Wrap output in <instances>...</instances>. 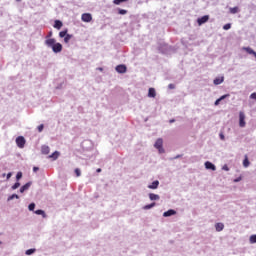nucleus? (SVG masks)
<instances>
[{
  "mask_svg": "<svg viewBox=\"0 0 256 256\" xmlns=\"http://www.w3.org/2000/svg\"><path fill=\"white\" fill-rule=\"evenodd\" d=\"M154 147L158 149L159 153H165V149H163V139L158 138L154 144Z\"/></svg>",
  "mask_w": 256,
  "mask_h": 256,
  "instance_id": "1",
  "label": "nucleus"
},
{
  "mask_svg": "<svg viewBox=\"0 0 256 256\" xmlns=\"http://www.w3.org/2000/svg\"><path fill=\"white\" fill-rule=\"evenodd\" d=\"M25 143H26L25 137L18 136L16 138V145H17V147H19V149H23V147H25Z\"/></svg>",
  "mask_w": 256,
  "mask_h": 256,
  "instance_id": "2",
  "label": "nucleus"
},
{
  "mask_svg": "<svg viewBox=\"0 0 256 256\" xmlns=\"http://www.w3.org/2000/svg\"><path fill=\"white\" fill-rule=\"evenodd\" d=\"M81 19L84 23H91V21H93V16L90 13H84L81 16Z\"/></svg>",
  "mask_w": 256,
  "mask_h": 256,
  "instance_id": "3",
  "label": "nucleus"
},
{
  "mask_svg": "<svg viewBox=\"0 0 256 256\" xmlns=\"http://www.w3.org/2000/svg\"><path fill=\"white\" fill-rule=\"evenodd\" d=\"M246 122H245V113L244 112H239V127H245Z\"/></svg>",
  "mask_w": 256,
  "mask_h": 256,
  "instance_id": "4",
  "label": "nucleus"
},
{
  "mask_svg": "<svg viewBox=\"0 0 256 256\" xmlns=\"http://www.w3.org/2000/svg\"><path fill=\"white\" fill-rule=\"evenodd\" d=\"M52 51L54 53H61V51H63V45H61V43H56L55 45H53Z\"/></svg>",
  "mask_w": 256,
  "mask_h": 256,
  "instance_id": "5",
  "label": "nucleus"
},
{
  "mask_svg": "<svg viewBox=\"0 0 256 256\" xmlns=\"http://www.w3.org/2000/svg\"><path fill=\"white\" fill-rule=\"evenodd\" d=\"M117 73H127V66L120 64L116 66Z\"/></svg>",
  "mask_w": 256,
  "mask_h": 256,
  "instance_id": "6",
  "label": "nucleus"
},
{
  "mask_svg": "<svg viewBox=\"0 0 256 256\" xmlns=\"http://www.w3.org/2000/svg\"><path fill=\"white\" fill-rule=\"evenodd\" d=\"M207 21H209V16L205 15V16H202L201 18H198L197 23L198 25H203L204 23H207Z\"/></svg>",
  "mask_w": 256,
  "mask_h": 256,
  "instance_id": "7",
  "label": "nucleus"
},
{
  "mask_svg": "<svg viewBox=\"0 0 256 256\" xmlns=\"http://www.w3.org/2000/svg\"><path fill=\"white\" fill-rule=\"evenodd\" d=\"M55 44V38H46L45 45H47V47H53Z\"/></svg>",
  "mask_w": 256,
  "mask_h": 256,
  "instance_id": "8",
  "label": "nucleus"
},
{
  "mask_svg": "<svg viewBox=\"0 0 256 256\" xmlns=\"http://www.w3.org/2000/svg\"><path fill=\"white\" fill-rule=\"evenodd\" d=\"M172 215H177V211L170 209L163 213V217H171Z\"/></svg>",
  "mask_w": 256,
  "mask_h": 256,
  "instance_id": "9",
  "label": "nucleus"
},
{
  "mask_svg": "<svg viewBox=\"0 0 256 256\" xmlns=\"http://www.w3.org/2000/svg\"><path fill=\"white\" fill-rule=\"evenodd\" d=\"M148 97H152V98L157 97V92L155 91V88H149Z\"/></svg>",
  "mask_w": 256,
  "mask_h": 256,
  "instance_id": "10",
  "label": "nucleus"
},
{
  "mask_svg": "<svg viewBox=\"0 0 256 256\" xmlns=\"http://www.w3.org/2000/svg\"><path fill=\"white\" fill-rule=\"evenodd\" d=\"M215 229H216V231L221 232V231H223V229H225V225L221 222L216 223L215 224Z\"/></svg>",
  "mask_w": 256,
  "mask_h": 256,
  "instance_id": "11",
  "label": "nucleus"
},
{
  "mask_svg": "<svg viewBox=\"0 0 256 256\" xmlns=\"http://www.w3.org/2000/svg\"><path fill=\"white\" fill-rule=\"evenodd\" d=\"M29 187H31V182L26 183L20 188V193H25V191H28Z\"/></svg>",
  "mask_w": 256,
  "mask_h": 256,
  "instance_id": "12",
  "label": "nucleus"
},
{
  "mask_svg": "<svg viewBox=\"0 0 256 256\" xmlns=\"http://www.w3.org/2000/svg\"><path fill=\"white\" fill-rule=\"evenodd\" d=\"M205 167H206V169H211L212 171H215V169H216L215 164H213L209 161L205 162Z\"/></svg>",
  "mask_w": 256,
  "mask_h": 256,
  "instance_id": "13",
  "label": "nucleus"
},
{
  "mask_svg": "<svg viewBox=\"0 0 256 256\" xmlns=\"http://www.w3.org/2000/svg\"><path fill=\"white\" fill-rule=\"evenodd\" d=\"M61 27H63V22L61 20H55L54 29H61Z\"/></svg>",
  "mask_w": 256,
  "mask_h": 256,
  "instance_id": "14",
  "label": "nucleus"
},
{
  "mask_svg": "<svg viewBox=\"0 0 256 256\" xmlns=\"http://www.w3.org/2000/svg\"><path fill=\"white\" fill-rule=\"evenodd\" d=\"M227 97H229V94H225V95L221 96L220 98H218L215 101L214 105H216V106L219 105L221 103V101H223V99H227Z\"/></svg>",
  "mask_w": 256,
  "mask_h": 256,
  "instance_id": "15",
  "label": "nucleus"
},
{
  "mask_svg": "<svg viewBox=\"0 0 256 256\" xmlns=\"http://www.w3.org/2000/svg\"><path fill=\"white\" fill-rule=\"evenodd\" d=\"M149 199H150V201H159L160 197L157 194L150 193Z\"/></svg>",
  "mask_w": 256,
  "mask_h": 256,
  "instance_id": "16",
  "label": "nucleus"
},
{
  "mask_svg": "<svg viewBox=\"0 0 256 256\" xmlns=\"http://www.w3.org/2000/svg\"><path fill=\"white\" fill-rule=\"evenodd\" d=\"M157 187H159V181L155 180L154 182H152V184L148 186V189H157Z\"/></svg>",
  "mask_w": 256,
  "mask_h": 256,
  "instance_id": "17",
  "label": "nucleus"
},
{
  "mask_svg": "<svg viewBox=\"0 0 256 256\" xmlns=\"http://www.w3.org/2000/svg\"><path fill=\"white\" fill-rule=\"evenodd\" d=\"M41 151L43 155H49L50 148L49 146H42Z\"/></svg>",
  "mask_w": 256,
  "mask_h": 256,
  "instance_id": "18",
  "label": "nucleus"
},
{
  "mask_svg": "<svg viewBox=\"0 0 256 256\" xmlns=\"http://www.w3.org/2000/svg\"><path fill=\"white\" fill-rule=\"evenodd\" d=\"M224 78L223 77H218L214 79V85H221L223 83Z\"/></svg>",
  "mask_w": 256,
  "mask_h": 256,
  "instance_id": "19",
  "label": "nucleus"
},
{
  "mask_svg": "<svg viewBox=\"0 0 256 256\" xmlns=\"http://www.w3.org/2000/svg\"><path fill=\"white\" fill-rule=\"evenodd\" d=\"M250 162H249V157H247V155H245V158L243 160V167H249Z\"/></svg>",
  "mask_w": 256,
  "mask_h": 256,
  "instance_id": "20",
  "label": "nucleus"
},
{
  "mask_svg": "<svg viewBox=\"0 0 256 256\" xmlns=\"http://www.w3.org/2000/svg\"><path fill=\"white\" fill-rule=\"evenodd\" d=\"M155 205H156V203L153 202V203H151V204L145 205V206L143 207V209L147 211V210H149V209H153V207H155Z\"/></svg>",
  "mask_w": 256,
  "mask_h": 256,
  "instance_id": "21",
  "label": "nucleus"
},
{
  "mask_svg": "<svg viewBox=\"0 0 256 256\" xmlns=\"http://www.w3.org/2000/svg\"><path fill=\"white\" fill-rule=\"evenodd\" d=\"M230 13L232 15H235L236 13H239V7H233V8H230Z\"/></svg>",
  "mask_w": 256,
  "mask_h": 256,
  "instance_id": "22",
  "label": "nucleus"
},
{
  "mask_svg": "<svg viewBox=\"0 0 256 256\" xmlns=\"http://www.w3.org/2000/svg\"><path fill=\"white\" fill-rule=\"evenodd\" d=\"M73 37V35L71 34H66L64 37V42L69 43V41H71V38Z\"/></svg>",
  "mask_w": 256,
  "mask_h": 256,
  "instance_id": "23",
  "label": "nucleus"
},
{
  "mask_svg": "<svg viewBox=\"0 0 256 256\" xmlns=\"http://www.w3.org/2000/svg\"><path fill=\"white\" fill-rule=\"evenodd\" d=\"M50 159H58L59 158V152L56 151L52 155L49 156Z\"/></svg>",
  "mask_w": 256,
  "mask_h": 256,
  "instance_id": "24",
  "label": "nucleus"
},
{
  "mask_svg": "<svg viewBox=\"0 0 256 256\" xmlns=\"http://www.w3.org/2000/svg\"><path fill=\"white\" fill-rule=\"evenodd\" d=\"M13 199H19V195L12 194L11 196L8 197V201H13Z\"/></svg>",
  "mask_w": 256,
  "mask_h": 256,
  "instance_id": "25",
  "label": "nucleus"
},
{
  "mask_svg": "<svg viewBox=\"0 0 256 256\" xmlns=\"http://www.w3.org/2000/svg\"><path fill=\"white\" fill-rule=\"evenodd\" d=\"M34 213H35L36 215H42V217H46L45 211H43V210H36Z\"/></svg>",
  "mask_w": 256,
  "mask_h": 256,
  "instance_id": "26",
  "label": "nucleus"
},
{
  "mask_svg": "<svg viewBox=\"0 0 256 256\" xmlns=\"http://www.w3.org/2000/svg\"><path fill=\"white\" fill-rule=\"evenodd\" d=\"M127 1L128 0H114L113 3H114V5H121V3H125Z\"/></svg>",
  "mask_w": 256,
  "mask_h": 256,
  "instance_id": "27",
  "label": "nucleus"
},
{
  "mask_svg": "<svg viewBox=\"0 0 256 256\" xmlns=\"http://www.w3.org/2000/svg\"><path fill=\"white\" fill-rule=\"evenodd\" d=\"M35 248H32V249H28L26 250V255H33V253H35Z\"/></svg>",
  "mask_w": 256,
  "mask_h": 256,
  "instance_id": "28",
  "label": "nucleus"
},
{
  "mask_svg": "<svg viewBox=\"0 0 256 256\" xmlns=\"http://www.w3.org/2000/svg\"><path fill=\"white\" fill-rule=\"evenodd\" d=\"M19 187H21V183L16 182V183L12 186V189H13V191H15V189H19Z\"/></svg>",
  "mask_w": 256,
  "mask_h": 256,
  "instance_id": "29",
  "label": "nucleus"
},
{
  "mask_svg": "<svg viewBox=\"0 0 256 256\" xmlns=\"http://www.w3.org/2000/svg\"><path fill=\"white\" fill-rule=\"evenodd\" d=\"M67 35V30L61 31L59 33V37H61V39H63V37H65Z\"/></svg>",
  "mask_w": 256,
  "mask_h": 256,
  "instance_id": "30",
  "label": "nucleus"
},
{
  "mask_svg": "<svg viewBox=\"0 0 256 256\" xmlns=\"http://www.w3.org/2000/svg\"><path fill=\"white\" fill-rule=\"evenodd\" d=\"M29 211H35V203H31L28 206Z\"/></svg>",
  "mask_w": 256,
  "mask_h": 256,
  "instance_id": "31",
  "label": "nucleus"
},
{
  "mask_svg": "<svg viewBox=\"0 0 256 256\" xmlns=\"http://www.w3.org/2000/svg\"><path fill=\"white\" fill-rule=\"evenodd\" d=\"M223 29H224V31H229V29H231V24H225L224 26H223Z\"/></svg>",
  "mask_w": 256,
  "mask_h": 256,
  "instance_id": "32",
  "label": "nucleus"
},
{
  "mask_svg": "<svg viewBox=\"0 0 256 256\" xmlns=\"http://www.w3.org/2000/svg\"><path fill=\"white\" fill-rule=\"evenodd\" d=\"M74 172L76 173V177H81V170L79 168H76Z\"/></svg>",
  "mask_w": 256,
  "mask_h": 256,
  "instance_id": "33",
  "label": "nucleus"
},
{
  "mask_svg": "<svg viewBox=\"0 0 256 256\" xmlns=\"http://www.w3.org/2000/svg\"><path fill=\"white\" fill-rule=\"evenodd\" d=\"M250 243H256V235L250 236Z\"/></svg>",
  "mask_w": 256,
  "mask_h": 256,
  "instance_id": "34",
  "label": "nucleus"
},
{
  "mask_svg": "<svg viewBox=\"0 0 256 256\" xmlns=\"http://www.w3.org/2000/svg\"><path fill=\"white\" fill-rule=\"evenodd\" d=\"M23 177V173L22 172H18L16 175V179L17 181H19V179H21Z\"/></svg>",
  "mask_w": 256,
  "mask_h": 256,
  "instance_id": "35",
  "label": "nucleus"
},
{
  "mask_svg": "<svg viewBox=\"0 0 256 256\" xmlns=\"http://www.w3.org/2000/svg\"><path fill=\"white\" fill-rule=\"evenodd\" d=\"M119 15H127V10L119 9Z\"/></svg>",
  "mask_w": 256,
  "mask_h": 256,
  "instance_id": "36",
  "label": "nucleus"
},
{
  "mask_svg": "<svg viewBox=\"0 0 256 256\" xmlns=\"http://www.w3.org/2000/svg\"><path fill=\"white\" fill-rule=\"evenodd\" d=\"M43 129H45V126L43 124L38 126L39 133H41L43 131Z\"/></svg>",
  "mask_w": 256,
  "mask_h": 256,
  "instance_id": "37",
  "label": "nucleus"
},
{
  "mask_svg": "<svg viewBox=\"0 0 256 256\" xmlns=\"http://www.w3.org/2000/svg\"><path fill=\"white\" fill-rule=\"evenodd\" d=\"M219 137H220L221 141H225V135L223 134V132H221L219 134Z\"/></svg>",
  "mask_w": 256,
  "mask_h": 256,
  "instance_id": "38",
  "label": "nucleus"
},
{
  "mask_svg": "<svg viewBox=\"0 0 256 256\" xmlns=\"http://www.w3.org/2000/svg\"><path fill=\"white\" fill-rule=\"evenodd\" d=\"M51 37H53V32L52 31H50L48 33V35L46 36V39H51Z\"/></svg>",
  "mask_w": 256,
  "mask_h": 256,
  "instance_id": "39",
  "label": "nucleus"
},
{
  "mask_svg": "<svg viewBox=\"0 0 256 256\" xmlns=\"http://www.w3.org/2000/svg\"><path fill=\"white\" fill-rule=\"evenodd\" d=\"M250 99H254L256 101V93L255 92L250 95Z\"/></svg>",
  "mask_w": 256,
  "mask_h": 256,
  "instance_id": "40",
  "label": "nucleus"
},
{
  "mask_svg": "<svg viewBox=\"0 0 256 256\" xmlns=\"http://www.w3.org/2000/svg\"><path fill=\"white\" fill-rule=\"evenodd\" d=\"M223 170H224V171H229V166L224 165V166H223Z\"/></svg>",
  "mask_w": 256,
  "mask_h": 256,
  "instance_id": "41",
  "label": "nucleus"
},
{
  "mask_svg": "<svg viewBox=\"0 0 256 256\" xmlns=\"http://www.w3.org/2000/svg\"><path fill=\"white\" fill-rule=\"evenodd\" d=\"M241 177H238V178H236L235 180H234V183H239V181H241Z\"/></svg>",
  "mask_w": 256,
  "mask_h": 256,
  "instance_id": "42",
  "label": "nucleus"
},
{
  "mask_svg": "<svg viewBox=\"0 0 256 256\" xmlns=\"http://www.w3.org/2000/svg\"><path fill=\"white\" fill-rule=\"evenodd\" d=\"M168 87H169V89H175V85L174 84H169Z\"/></svg>",
  "mask_w": 256,
  "mask_h": 256,
  "instance_id": "43",
  "label": "nucleus"
},
{
  "mask_svg": "<svg viewBox=\"0 0 256 256\" xmlns=\"http://www.w3.org/2000/svg\"><path fill=\"white\" fill-rule=\"evenodd\" d=\"M11 175H13L11 172L7 174V179H11Z\"/></svg>",
  "mask_w": 256,
  "mask_h": 256,
  "instance_id": "44",
  "label": "nucleus"
},
{
  "mask_svg": "<svg viewBox=\"0 0 256 256\" xmlns=\"http://www.w3.org/2000/svg\"><path fill=\"white\" fill-rule=\"evenodd\" d=\"M33 171H34V172H37V171H39V168H38V167H34V168H33Z\"/></svg>",
  "mask_w": 256,
  "mask_h": 256,
  "instance_id": "45",
  "label": "nucleus"
},
{
  "mask_svg": "<svg viewBox=\"0 0 256 256\" xmlns=\"http://www.w3.org/2000/svg\"><path fill=\"white\" fill-rule=\"evenodd\" d=\"M101 168H98L97 170H96V173H101Z\"/></svg>",
  "mask_w": 256,
  "mask_h": 256,
  "instance_id": "46",
  "label": "nucleus"
},
{
  "mask_svg": "<svg viewBox=\"0 0 256 256\" xmlns=\"http://www.w3.org/2000/svg\"><path fill=\"white\" fill-rule=\"evenodd\" d=\"M170 123H175V120L174 119L170 120Z\"/></svg>",
  "mask_w": 256,
  "mask_h": 256,
  "instance_id": "47",
  "label": "nucleus"
},
{
  "mask_svg": "<svg viewBox=\"0 0 256 256\" xmlns=\"http://www.w3.org/2000/svg\"><path fill=\"white\" fill-rule=\"evenodd\" d=\"M17 2L21 1V0H16Z\"/></svg>",
  "mask_w": 256,
  "mask_h": 256,
  "instance_id": "48",
  "label": "nucleus"
}]
</instances>
